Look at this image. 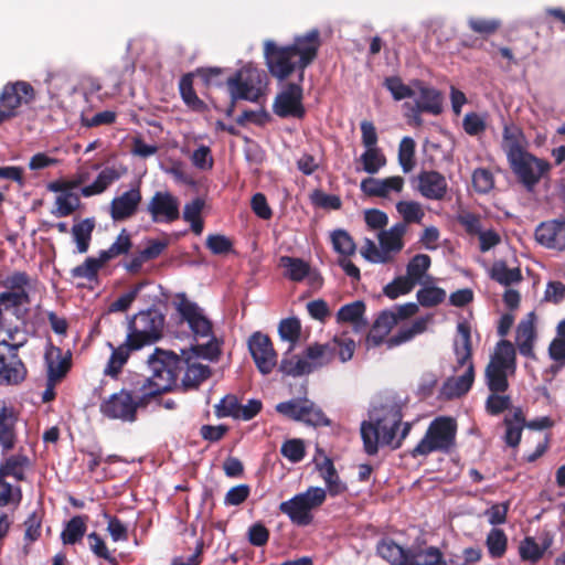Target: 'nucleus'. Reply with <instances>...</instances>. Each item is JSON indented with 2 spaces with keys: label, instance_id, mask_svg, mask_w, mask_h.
<instances>
[{
  "label": "nucleus",
  "instance_id": "58836bf2",
  "mask_svg": "<svg viewBox=\"0 0 565 565\" xmlns=\"http://www.w3.org/2000/svg\"><path fill=\"white\" fill-rule=\"evenodd\" d=\"M505 434L504 441L510 447H516L520 444L522 430L525 426V418L521 409H516L512 417L504 418Z\"/></svg>",
  "mask_w": 565,
  "mask_h": 565
},
{
  "label": "nucleus",
  "instance_id": "69168bd1",
  "mask_svg": "<svg viewBox=\"0 0 565 565\" xmlns=\"http://www.w3.org/2000/svg\"><path fill=\"white\" fill-rule=\"evenodd\" d=\"M29 302V295L25 290L20 291H4L0 294V306L6 309V311L21 307L24 303Z\"/></svg>",
  "mask_w": 565,
  "mask_h": 565
},
{
  "label": "nucleus",
  "instance_id": "bb28decb",
  "mask_svg": "<svg viewBox=\"0 0 565 565\" xmlns=\"http://www.w3.org/2000/svg\"><path fill=\"white\" fill-rule=\"evenodd\" d=\"M404 180L401 177L385 179L366 178L361 181V191L370 196L387 198L392 192H401Z\"/></svg>",
  "mask_w": 565,
  "mask_h": 565
},
{
  "label": "nucleus",
  "instance_id": "473e14b6",
  "mask_svg": "<svg viewBox=\"0 0 565 565\" xmlns=\"http://www.w3.org/2000/svg\"><path fill=\"white\" fill-rule=\"evenodd\" d=\"M489 277L504 287H513L523 280L519 267H509L504 260H495L489 268Z\"/></svg>",
  "mask_w": 565,
  "mask_h": 565
},
{
  "label": "nucleus",
  "instance_id": "49530a36",
  "mask_svg": "<svg viewBox=\"0 0 565 565\" xmlns=\"http://www.w3.org/2000/svg\"><path fill=\"white\" fill-rule=\"evenodd\" d=\"M105 265L102 262L100 256L98 257H87L83 264L74 267L71 270V275L73 278L86 279L88 281H93L97 279L98 271Z\"/></svg>",
  "mask_w": 565,
  "mask_h": 565
},
{
  "label": "nucleus",
  "instance_id": "9b49d317",
  "mask_svg": "<svg viewBox=\"0 0 565 565\" xmlns=\"http://www.w3.org/2000/svg\"><path fill=\"white\" fill-rule=\"evenodd\" d=\"M163 323V316L157 311L139 312L129 326L128 342L134 343L132 348L135 349L153 343L160 338Z\"/></svg>",
  "mask_w": 565,
  "mask_h": 565
},
{
  "label": "nucleus",
  "instance_id": "4be33fe9",
  "mask_svg": "<svg viewBox=\"0 0 565 565\" xmlns=\"http://www.w3.org/2000/svg\"><path fill=\"white\" fill-rule=\"evenodd\" d=\"M33 98V87L26 82H17L3 88L0 96V104L7 113H10V117H12L22 104H29Z\"/></svg>",
  "mask_w": 565,
  "mask_h": 565
},
{
  "label": "nucleus",
  "instance_id": "9d476101",
  "mask_svg": "<svg viewBox=\"0 0 565 565\" xmlns=\"http://www.w3.org/2000/svg\"><path fill=\"white\" fill-rule=\"evenodd\" d=\"M384 84L394 99H411L404 105L405 116L409 122L420 125L424 111V86L419 82L413 86L405 85L398 77H388Z\"/></svg>",
  "mask_w": 565,
  "mask_h": 565
},
{
  "label": "nucleus",
  "instance_id": "c85d7f7f",
  "mask_svg": "<svg viewBox=\"0 0 565 565\" xmlns=\"http://www.w3.org/2000/svg\"><path fill=\"white\" fill-rule=\"evenodd\" d=\"M17 422L18 417L13 408L8 406L0 407V446L1 452H9L17 443Z\"/></svg>",
  "mask_w": 565,
  "mask_h": 565
},
{
  "label": "nucleus",
  "instance_id": "6e6552de",
  "mask_svg": "<svg viewBox=\"0 0 565 565\" xmlns=\"http://www.w3.org/2000/svg\"><path fill=\"white\" fill-rule=\"evenodd\" d=\"M146 398L145 393L139 395L121 390L104 399L99 409L107 418L134 423L137 419L138 408L146 405Z\"/></svg>",
  "mask_w": 565,
  "mask_h": 565
},
{
  "label": "nucleus",
  "instance_id": "f3484780",
  "mask_svg": "<svg viewBox=\"0 0 565 565\" xmlns=\"http://www.w3.org/2000/svg\"><path fill=\"white\" fill-rule=\"evenodd\" d=\"M154 223H172L180 217V202L169 191H157L147 204Z\"/></svg>",
  "mask_w": 565,
  "mask_h": 565
},
{
  "label": "nucleus",
  "instance_id": "7ed1b4c3",
  "mask_svg": "<svg viewBox=\"0 0 565 565\" xmlns=\"http://www.w3.org/2000/svg\"><path fill=\"white\" fill-rule=\"evenodd\" d=\"M401 420V409L396 404L374 407L370 412V419L361 424V436L365 451L369 455H375L380 445L398 447L401 439L405 438L409 429V426L406 425L401 437L397 438Z\"/></svg>",
  "mask_w": 565,
  "mask_h": 565
},
{
  "label": "nucleus",
  "instance_id": "aec40b11",
  "mask_svg": "<svg viewBox=\"0 0 565 565\" xmlns=\"http://www.w3.org/2000/svg\"><path fill=\"white\" fill-rule=\"evenodd\" d=\"M142 201L139 184L131 185L129 190L116 195L109 204V214L113 221L120 222L132 217Z\"/></svg>",
  "mask_w": 565,
  "mask_h": 565
},
{
  "label": "nucleus",
  "instance_id": "2f4dec72",
  "mask_svg": "<svg viewBox=\"0 0 565 565\" xmlns=\"http://www.w3.org/2000/svg\"><path fill=\"white\" fill-rule=\"evenodd\" d=\"M535 316L530 312L525 319H523L516 328V345L520 353L524 356L533 355V344L535 340Z\"/></svg>",
  "mask_w": 565,
  "mask_h": 565
},
{
  "label": "nucleus",
  "instance_id": "c756f323",
  "mask_svg": "<svg viewBox=\"0 0 565 565\" xmlns=\"http://www.w3.org/2000/svg\"><path fill=\"white\" fill-rule=\"evenodd\" d=\"M134 343L128 342V338L122 344L115 347L113 343L108 342L107 347L111 350V354L107 361V364L104 369V374L110 377H117L121 372L124 365L127 363L131 351L136 350L132 348Z\"/></svg>",
  "mask_w": 565,
  "mask_h": 565
},
{
  "label": "nucleus",
  "instance_id": "f03ea898",
  "mask_svg": "<svg viewBox=\"0 0 565 565\" xmlns=\"http://www.w3.org/2000/svg\"><path fill=\"white\" fill-rule=\"evenodd\" d=\"M320 45V33L317 29L296 36L294 43L287 46H277L275 42L266 41L264 54L267 67L280 81L295 71H300L302 79L305 68L316 58Z\"/></svg>",
  "mask_w": 565,
  "mask_h": 565
},
{
  "label": "nucleus",
  "instance_id": "338daca9",
  "mask_svg": "<svg viewBox=\"0 0 565 565\" xmlns=\"http://www.w3.org/2000/svg\"><path fill=\"white\" fill-rule=\"evenodd\" d=\"M143 284L136 285L131 290L121 295L118 299L113 301L109 306L110 312H124L126 311L142 289Z\"/></svg>",
  "mask_w": 565,
  "mask_h": 565
},
{
  "label": "nucleus",
  "instance_id": "4c0bfd02",
  "mask_svg": "<svg viewBox=\"0 0 565 565\" xmlns=\"http://www.w3.org/2000/svg\"><path fill=\"white\" fill-rule=\"evenodd\" d=\"M280 340L286 343V353H290L300 339L301 323L297 318H287L278 327Z\"/></svg>",
  "mask_w": 565,
  "mask_h": 565
},
{
  "label": "nucleus",
  "instance_id": "7c9ffc66",
  "mask_svg": "<svg viewBox=\"0 0 565 565\" xmlns=\"http://www.w3.org/2000/svg\"><path fill=\"white\" fill-rule=\"evenodd\" d=\"M365 305L361 300L342 306L337 312V321L340 323H350L355 331H364L367 328V321L364 318Z\"/></svg>",
  "mask_w": 565,
  "mask_h": 565
},
{
  "label": "nucleus",
  "instance_id": "ea45409f",
  "mask_svg": "<svg viewBox=\"0 0 565 565\" xmlns=\"http://www.w3.org/2000/svg\"><path fill=\"white\" fill-rule=\"evenodd\" d=\"M87 519L88 518L85 515H76L66 523L64 530L61 533V539L64 544L72 545L83 539L87 530Z\"/></svg>",
  "mask_w": 565,
  "mask_h": 565
},
{
  "label": "nucleus",
  "instance_id": "4d7b16f0",
  "mask_svg": "<svg viewBox=\"0 0 565 565\" xmlns=\"http://www.w3.org/2000/svg\"><path fill=\"white\" fill-rule=\"evenodd\" d=\"M415 142L409 137H404L399 143L398 161L405 173L412 171L415 167Z\"/></svg>",
  "mask_w": 565,
  "mask_h": 565
},
{
  "label": "nucleus",
  "instance_id": "39448f33",
  "mask_svg": "<svg viewBox=\"0 0 565 565\" xmlns=\"http://www.w3.org/2000/svg\"><path fill=\"white\" fill-rule=\"evenodd\" d=\"M515 349L508 340L497 343L484 371L486 384L492 393H504L509 387L508 377L515 373Z\"/></svg>",
  "mask_w": 565,
  "mask_h": 565
},
{
  "label": "nucleus",
  "instance_id": "a878e982",
  "mask_svg": "<svg viewBox=\"0 0 565 565\" xmlns=\"http://www.w3.org/2000/svg\"><path fill=\"white\" fill-rule=\"evenodd\" d=\"M125 173L126 169L120 166H107L99 171L93 183L81 189V193L85 198L102 194Z\"/></svg>",
  "mask_w": 565,
  "mask_h": 565
},
{
  "label": "nucleus",
  "instance_id": "412c9836",
  "mask_svg": "<svg viewBox=\"0 0 565 565\" xmlns=\"http://www.w3.org/2000/svg\"><path fill=\"white\" fill-rule=\"evenodd\" d=\"M535 239L546 248L565 250V218L541 223L535 230Z\"/></svg>",
  "mask_w": 565,
  "mask_h": 565
},
{
  "label": "nucleus",
  "instance_id": "e2e57ef3",
  "mask_svg": "<svg viewBox=\"0 0 565 565\" xmlns=\"http://www.w3.org/2000/svg\"><path fill=\"white\" fill-rule=\"evenodd\" d=\"M472 184L477 192L488 193L494 186V179L489 170L480 168L472 173Z\"/></svg>",
  "mask_w": 565,
  "mask_h": 565
},
{
  "label": "nucleus",
  "instance_id": "774afa93",
  "mask_svg": "<svg viewBox=\"0 0 565 565\" xmlns=\"http://www.w3.org/2000/svg\"><path fill=\"white\" fill-rule=\"evenodd\" d=\"M239 408L238 398L235 395H226L216 405L217 417H233L236 419Z\"/></svg>",
  "mask_w": 565,
  "mask_h": 565
},
{
  "label": "nucleus",
  "instance_id": "09e8293b",
  "mask_svg": "<svg viewBox=\"0 0 565 565\" xmlns=\"http://www.w3.org/2000/svg\"><path fill=\"white\" fill-rule=\"evenodd\" d=\"M182 384L184 387H195L201 382L206 380L210 375V370L206 365L201 363H188L185 361V366L183 370Z\"/></svg>",
  "mask_w": 565,
  "mask_h": 565
},
{
  "label": "nucleus",
  "instance_id": "0e129e2a",
  "mask_svg": "<svg viewBox=\"0 0 565 565\" xmlns=\"http://www.w3.org/2000/svg\"><path fill=\"white\" fill-rule=\"evenodd\" d=\"M511 407V398L508 395L492 393L486 401V411L490 415H499Z\"/></svg>",
  "mask_w": 565,
  "mask_h": 565
},
{
  "label": "nucleus",
  "instance_id": "b1692460",
  "mask_svg": "<svg viewBox=\"0 0 565 565\" xmlns=\"http://www.w3.org/2000/svg\"><path fill=\"white\" fill-rule=\"evenodd\" d=\"M279 267L284 269V277L291 281H302L308 278L311 285L321 282L320 276L313 271L310 265L301 258L281 256L279 258Z\"/></svg>",
  "mask_w": 565,
  "mask_h": 565
},
{
  "label": "nucleus",
  "instance_id": "dca6fc26",
  "mask_svg": "<svg viewBox=\"0 0 565 565\" xmlns=\"http://www.w3.org/2000/svg\"><path fill=\"white\" fill-rule=\"evenodd\" d=\"M424 277V255H416L408 264L405 276L395 278L387 284L383 292L390 299H396L408 294Z\"/></svg>",
  "mask_w": 565,
  "mask_h": 565
},
{
  "label": "nucleus",
  "instance_id": "5fc2aeb1",
  "mask_svg": "<svg viewBox=\"0 0 565 565\" xmlns=\"http://www.w3.org/2000/svg\"><path fill=\"white\" fill-rule=\"evenodd\" d=\"M396 210L403 218L402 223L406 226L411 223H420L424 215L422 205L414 201H399Z\"/></svg>",
  "mask_w": 565,
  "mask_h": 565
},
{
  "label": "nucleus",
  "instance_id": "3c124183",
  "mask_svg": "<svg viewBox=\"0 0 565 565\" xmlns=\"http://www.w3.org/2000/svg\"><path fill=\"white\" fill-rule=\"evenodd\" d=\"M55 199L54 214L58 217L71 215L81 204L79 196L74 192L60 191Z\"/></svg>",
  "mask_w": 565,
  "mask_h": 565
},
{
  "label": "nucleus",
  "instance_id": "e433bc0d",
  "mask_svg": "<svg viewBox=\"0 0 565 565\" xmlns=\"http://www.w3.org/2000/svg\"><path fill=\"white\" fill-rule=\"evenodd\" d=\"M94 227L95 223L92 218H85L73 225L71 233L77 253L85 254L88 250Z\"/></svg>",
  "mask_w": 565,
  "mask_h": 565
},
{
  "label": "nucleus",
  "instance_id": "f257e3e1",
  "mask_svg": "<svg viewBox=\"0 0 565 565\" xmlns=\"http://www.w3.org/2000/svg\"><path fill=\"white\" fill-rule=\"evenodd\" d=\"M452 374L438 386L436 375L426 377V403L441 407L445 403L465 397L472 388L476 369L472 359L471 327L467 321L457 324L452 342Z\"/></svg>",
  "mask_w": 565,
  "mask_h": 565
},
{
  "label": "nucleus",
  "instance_id": "f704fd0d",
  "mask_svg": "<svg viewBox=\"0 0 565 565\" xmlns=\"http://www.w3.org/2000/svg\"><path fill=\"white\" fill-rule=\"evenodd\" d=\"M280 512L288 515L292 523L306 526L312 522V514L306 509L301 498L296 494L291 499L284 501L279 505Z\"/></svg>",
  "mask_w": 565,
  "mask_h": 565
},
{
  "label": "nucleus",
  "instance_id": "680f3d73",
  "mask_svg": "<svg viewBox=\"0 0 565 565\" xmlns=\"http://www.w3.org/2000/svg\"><path fill=\"white\" fill-rule=\"evenodd\" d=\"M309 513L326 501L327 491L319 487H310L306 492L298 493Z\"/></svg>",
  "mask_w": 565,
  "mask_h": 565
},
{
  "label": "nucleus",
  "instance_id": "cd10ccee",
  "mask_svg": "<svg viewBox=\"0 0 565 565\" xmlns=\"http://www.w3.org/2000/svg\"><path fill=\"white\" fill-rule=\"evenodd\" d=\"M377 554L391 565H406L408 561L414 562L423 558L422 552L405 551L392 540L384 539L377 544Z\"/></svg>",
  "mask_w": 565,
  "mask_h": 565
},
{
  "label": "nucleus",
  "instance_id": "0eeeda50",
  "mask_svg": "<svg viewBox=\"0 0 565 565\" xmlns=\"http://www.w3.org/2000/svg\"><path fill=\"white\" fill-rule=\"evenodd\" d=\"M405 233L406 225L404 223H396L388 230H382L377 234L380 247L372 239L365 238L361 248V255L371 263H388L394 254L402 250Z\"/></svg>",
  "mask_w": 565,
  "mask_h": 565
},
{
  "label": "nucleus",
  "instance_id": "8fccbe9b",
  "mask_svg": "<svg viewBox=\"0 0 565 565\" xmlns=\"http://www.w3.org/2000/svg\"><path fill=\"white\" fill-rule=\"evenodd\" d=\"M422 332H424V318H418L412 326L401 328L395 335L386 339V345L388 349H392L411 341L415 335Z\"/></svg>",
  "mask_w": 565,
  "mask_h": 565
},
{
  "label": "nucleus",
  "instance_id": "a211bd4d",
  "mask_svg": "<svg viewBox=\"0 0 565 565\" xmlns=\"http://www.w3.org/2000/svg\"><path fill=\"white\" fill-rule=\"evenodd\" d=\"M273 109L274 113L281 118L303 117L302 87L299 84L286 85L276 96Z\"/></svg>",
  "mask_w": 565,
  "mask_h": 565
},
{
  "label": "nucleus",
  "instance_id": "f8f14e48",
  "mask_svg": "<svg viewBox=\"0 0 565 565\" xmlns=\"http://www.w3.org/2000/svg\"><path fill=\"white\" fill-rule=\"evenodd\" d=\"M418 312V306L414 302H407L402 306H395L390 310L382 311L375 319L373 327L367 335V342L372 345H380L399 322L414 317Z\"/></svg>",
  "mask_w": 565,
  "mask_h": 565
},
{
  "label": "nucleus",
  "instance_id": "ddd939ff",
  "mask_svg": "<svg viewBox=\"0 0 565 565\" xmlns=\"http://www.w3.org/2000/svg\"><path fill=\"white\" fill-rule=\"evenodd\" d=\"M457 422L450 416L435 418L426 430L427 451H449L456 441Z\"/></svg>",
  "mask_w": 565,
  "mask_h": 565
},
{
  "label": "nucleus",
  "instance_id": "864d4df0",
  "mask_svg": "<svg viewBox=\"0 0 565 565\" xmlns=\"http://www.w3.org/2000/svg\"><path fill=\"white\" fill-rule=\"evenodd\" d=\"M487 547L493 558L502 557L507 551L508 539L503 530L492 529L487 536Z\"/></svg>",
  "mask_w": 565,
  "mask_h": 565
},
{
  "label": "nucleus",
  "instance_id": "6ab92c4d",
  "mask_svg": "<svg viewBox=\"0 0 565 565\" xmlns=\"http://www.w3.org/2000/svg\"><path fill=\"white\" fill-rule=\"evenodd\" d=\"M248 348L259 372L269 374L277 365V354L270 339L259 332L254 333L248 341Z\"/></svg>",
  "mask_w": 565,
  "mask_h": 565
},
{
  "label": "nucleus",
  "instance_id": "c9c22d12",
  "mask_svg": "<svg viewBox=\"0 0 565 565\" xmlns=\"http://www.w3.org/2000/svg\"><path fill=\"white\" fill-rule=\"evenodd\" d=\"M502 149L507 154L508 161L525 153L524 138L522 131L515 126H504Z\"/></svg>",
  "mask_w": 565,
  "mask_h": 565
},
{
  "label": "nucleus",
  "instance_id": "13d9d810",
  "mask_svg": "<svg viewBox=\"0 0 565 565\" xmlns=\"http://www.w3.org/2000/svg\"><path fill=\"white\" fill-rule=\"evenodd\" d=\"M487 114L468 113L462 120V127L467 135L478 136L487 129Z\"/></svg>",
  "mask_w": 565,
  "mask_h": 565
},
{
  "label": "nucleus",
  "instance_id": "4468645a",
  "mask_svg": "<svg viewBox=\"0 0 565 565\" xmlns=\"http://www.w3.org/2000/svg\"><path fill=\"white\" fill-rule=\"evenodd\" d=\"M510 167L519 181L527 191H533L543 174L550 170V164L529 152L509 161Z\"/></svg>",
  "mask_w": 565,
  "mask_h": 565
},
{
  "label": "nucleus",
  "instance_id": "79ce46f5",
  "mask_svg": "<svg viewBox=\"0 0 565 565\" xmlns=\"http://www.w3.org/2000/svg\"><path fill=\"white\" fill-rule=\"evenodd\" d=\"M204 207L202 199H194L186 203L183 207V220L191 225L194 234L200 235L203 232V221L201 217Z\"/></svg>",
  "mask_w": 565,
  "mask_h": 565
},
{
  "label": "nucleus",
  "instance_id": "a19ab883",
  "mask_svg": "<svg viewBox=\"0 0 565 565\" xmlns=\"http://www.w3.org/2000/svg\"><path fill=\"white\" fill-rule=\"evenodd\" d=\"M548 548V544L540 545L534 537L526 536L519 544V555L522 561L537 563Z\"/></svg>",
  "mask_w": 565,
  "mask_h": 565
},
{
  "label": "nucleus",
  "instance_id": "20e7f679",
  "mask_svg": "<svg viewBox=\"0 0 565 565\" xmlns=\"http://www.w3.org/2000/svg\"><path fill=\"white\" fill-rule=\"evenodd\" d=\"M150 375L142 385L145 395L154 396L172 390L182 374L185 360L160 349L148 358Z\"/></svg>",
  "mask_w": 565,
  "mask_h": 565
},
{
  "label": "nucleus",
  "instance_id": "603ef678",
  "mask_svg": "<svg viewBox=\"0 0 565 565\" xmlns=\"http://www.w3.org/2000/svg\"><path fill=\"white\" fill-rule=\"evenodd\" d=\"M447 191V181L438 172H426V199L440 200Z\"/></svg>",
  "mask_w": 565,
  "mask_h": 565
},
{
  "label": "nucleus",
  "instance_id": "2eb2a0df",
  "mask_svg": "<svg viewBox=\"0 0 565 565\" xmlns=\"http://www.w3.org/2000/svg\"><path fill=\"white\" fill-rule=\"evenodd\" d=\"M175 308L182 319L188 322L195 338H211L212 323L195 302L189 300L184 294H180L175 298Z\"/></svg>",
  "mask_w": 565,
  "mask_h": 565
},
{
  "label": "nucleus",
  "instance_id": "5701e85b",
  "mask_svg": "<svg viewBox=\"0 0 565 565\" xmlns=\"http://www.w3.org/2000/svg\"><path fill=\"white\" fill-rule=\"evenodd\" d=\"M32 460L25 454L23 448H20L15 454H2L0 461V476L4 478H13L15 481H24L28 472L32 469Z\"/></svg>",
  "mask_w": 565,
  "mask_h": 565
},
{
  "label": "nucleus",
  "instance_id": "72a5a7b5",
  "mask_svg": "<svg viewBox=\"0 0 565 565\" xmlns=\"http://www.w3.org/2000/svg\"><path fill=\"white\" fill-rule=\"evenodd\" d=\"M317 470L326 483V491L330 495L335 497L347 490V484L340 479L331 459L324 458L321 462L317 463Z\"/></svg>",
  "mask_w": 565,
  "mask_h": 565
},
{
  "label": "nucleus",
  "instance_id": "423d86ee",
  "mask_svg": "<svg viewBox=\"0 0 565 565\" xmlns=\"http://www.w3.org/2000/svg\"><path fill=\"white\" fill-rule=\"evenodd\" d=\"M335 356V345L312 344L302 355L285 356L280 362V371L286 375L301 376L328 365Z\"/></svg>",
  "mask_w": 565,
  "mask_h": 565
},
{
  "label": "nucleus",
  "instance_id": "393cba45",
  "mask_svg": "<svg viewBox=\"0 0 565 565\" xmlns=\"http://www.w3.org/2000/svg\"><path fill=\"white\" fill-rule=\"evenodd\" d=\"M44 359L47 377L52 382H60L71 367L72 354L70 351L63 352L60 348L50 344L46 348Z\"/></svg>",
  "mask_w": 565,
  "mask_h": 565
},
{
  "label": "nucleus",
  "instance_id": "c03bdc74",
  "mask_svg": "<svg viewBox=\"0 0 565 565\" xmlns=\"http://www.w3.org/2000/svg\"><path fill=\"white\" fill-rule=\"evenodd\" d=\"M42 519L43 512L38 508L32 511L24 521V548L40 539L42 532Z\"/></svg>",
  "mask_w": 565,
  "mask_h": 565
},
{
  "label": "nucleus",
  "instance_id": "6e6d98bb",
  "mask_svg": "<svg viewBox=\"0 0 565 565\" xmlns=\"http://www.w3.org/2000/svg\"><path fill=\"white\" fill-rule=\"evenodd\" d=\"M331 243L333 249L341 257L350 256L355 252V244L352 237L343 230H337L331 234Z\"/></svg>",
  "mask_w": 565,
  "mask_h": 565
},
{
  "label": "nucleus",
  "instance_id": "37998d69",
  "mask_svg": "<svg viewBox=\"0 0 565 565\" xmlns=\"http://www.w3.org/2000/svg\"><path fill=\"white\" fill-rule=\"evenodd\" d=\"M6 338L0 340V348L6 352L18 353L28 342V333L20 327L6 329Z\"/></svg>",
  "mask_w": 565,
  "mask_h": 565
},
{
  "label": "nucleus",
  "instance_id": "de8ad7c7",
  "mask_svg": "<svg viewBox=\"0 0 565 565\" xmlns=\"http://www.w3.org/2000/svg\"><path fill=\"white\" fill-rule=\"evenodd\" d=\"M359 161L362 170L369 174L377 173L386 164V158L380 148L365 149Z\"/></svg>",
  "mask_w": 565,
  "mask_h": 565
},
{
  "label": "nucleus",
  "instance_id": "bf43d9fd",
  "mask_svg": "<svg viewBox=\"0 0 565 565\" xmlns=\"http://www.w3.org/2000/svg\"><path fill=\"white\" fill-rule=\"evenodd\" d=\"M301 422L312 426H328L330 424L323 412L317 407L311 401L305 399Z\"/></svg>",
  "mask_w": 565,
  "mask_h": 565
},
{
  "label": "nucleus",
  "instance_id": "1a4fd4ad",
  "mask_svg": "<svg viewBox=\"0 0 565 565\" xmlns=\"http://www.w3.org/2000/svg\"><path fill=\"white\" fill-rule=\"evenodd\" d=\"M263 71L247 64L228 77L226 83L232 100L256 102L263 92Z\"/></svg>",
  "mask_w": 565,
  "mask_h": 565
},
{
  "label": "nucleus",
  "instance_id": "052dcab7",
  "mask_svg": "<svg viewBox=\"0 0 565 565\" xmlns=\"http://www.w3.org/2000/svg\"><path fill=\"white\" fill-rule=\"evenodd\" d=\"M280 452L290 462H300L306 455L303 441L301 439H289L281 445Z\"/></svg>",
  "mask_w": 565,
  "mask_h": 565
},
{
  "label": "nucleus",
  "instance_id": "a18cd8bd",
  "mask_svg": "<svg viewBox=\"0 0 565 565\" xmlns=\"http://www.w3.org/2000/svg\"><path fill=\"white\" fill-rule=\"evenodd\" d=\"M130 248V235L126 230H122L109 248L100 250L98 255L100 256L102 262L106 264L120 255L127 254Z\"/></svg>",
  "mask_w": 565,
  "mask_h": 565
}]
</instances>
